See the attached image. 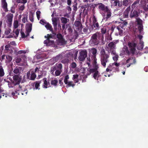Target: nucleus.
Here are the masks:
<instances>
[{"instance_id": "obj_1", "label": "nucleus", "mask_w": 148, "mask_h": 148, "mask_svg": "<svg viewBox=\"0 0 148 148\" xmlns=\"http://www.w3.org/2000/svg\"><path fill=\"white\" fill-rule=\"evenodd\" d=\"M110 52H106L105 50L103 49L100 51V61L101 65L105 68L107 64L110 62Z\"/></svg>"}, {"instance_id": "obj_2", "label": "nucleus", "mask_w": 148, "mask_h": 148, "mask_svg": "<svg viewBox=\"0 0 148 148\" xmlns=\"http://www.w3.org/2000/svg\"><path fill=\"white\" fill-rule=\"evenodd\" d=\"M137 44L134 42H129L128 45L130 49V51L128 49V48L126 46L124 47L121 52L120 53V56H123L124 55H130L131 54L133 55L135 53L136 47Z\"/></svg>"}, {"instance_id": "obj_3", "label": "nucleus", "mask_w": 148, "mask_h": 148, "mask_svg": "<svg viewBox=\"0 0 148 148\" xmlns=\"http://www.w3.org/2000/svg\"><path fill=\"white\" fill-rule=\"evenodd\" d=\"M99 8L100 9V11L104 12L102 15L105 16L106 21L110 20L111 18L112 17V10L109 7L105 5H102V6L100 7Z\"/></svg>"}, {"instance_id": "obj_4", "label": "nucleus", "mask_w": 148, "mask_h": 148, "mask_svg": "<svg viewBox=\"0 0 148 148\" xmlns=\"http://www.w3.org/2000/svg\"><path fill=\"white\" fill-rule=\"evenodd\" d=\"M102 36L101 33L98 32L92 34L89 41V44L91 46L97 45L99 42L100 37Z\"/></svg>"}, {"instance_id": "obj_5", "label": "nucleus", "mask_w": 148, "mask_h": 148, "mask_svg": "<svg viewBox=\"0 0 148 148\" xmlns=\"http://www.w3.org/2000/svg\"><path fill=\"white\" fill-rule=\"evenodd\" d=\"M10 73L9 75L11 76H13V80L12 82V83L14 85L19 84L21 80V76L20 75H13V74Z\"/></svg>"}, {"instance_id": "obj_6", "label": "nucleus", "mask_w": 148, "mask_h": 148, "mask_svg": "<svg viewBox=\"0 0 148 148\" xmlns=\"http://www.w3.org/2000/svg\"><path fill=\"white\" fill-rule=\"evenodd\" d=\"M135 19V22L138 25V29L140 33H141L143 31V21L139 17Z\"/></svg>"}, {"instance_id": "obj_7", "label": "nucleus", "mask_w": 148, "mask_h": 148, "mask_svg": "<svg viewBox=\"0 0 148 148\" xmlns=\"http://www.w3.org/2000/svg\"><path fill=\"white\" fill-rule=\"evenodd\" d=\"M140 14V11L134 10L131 11L130 14L129 16L130 18H135V19L139 17Z\"/></svg>"}, {"instance_id": "obj_8", "label": "nucleus", "mask_w": 148, "mask_h": 148, "mask_svg": "<svg viewBox=\"0 0 148 148\" xmlns=\"http://www.w3.org/2000/svg\"><path fill=\"white\" fill-rule=\"evenodd\" d=\"M80 55L78 58L80 61H83L85 59L87 55V52L86 50L84 49L81 51L79 53Z\"/></svg>"}, {"instance_id": "obj_9", "label": "nucleus", "mask_w": 148, "mask_h": 148, "mask_svg": "<svg viewBox=\"0 0 148 148\" xmlns=\"http://www.w3.org/2000/svg\"><path fill=\"white\" fill-rule=\"evenodd\" d=\"M92 25L91 26L92 29H97L99 28V23L97 21V20L94 15L92 16Z\"/></svg>"}, {"instance_id": "obj_10", "label": "nucleus", "mask_w": 148, "mask_h": 148, "mask_svg": "<svg viewBox=\"0 0 148 148\" xmlns=\"http://www.w3.org/2000/svg\"><path fill=\"white\" fill-rule=\"evenodd\" d=\"M111 5L112 6L119 8L122 6V2L119 0H116L113 2H112Z\"/></svg>"}, {"instance_id": "obj_11", "label": "nucleus", "mask_w": 148, "mask_h": 148, "mask_svg": "<svg viewBox=\"0 0 148 148\" xmlns=\"http://www.w3.org/2000/svg\"><path fill=\"white\" fill-rule=\"evenodd\" d=\"M74 25L76 29L79 31L81 30L82 28V26L81 22L79 21H75Z\"/></svg>"}, {"instance_id": "obj_12", "label": "nucleus", "mask_w": 148, "mask_h": 148, "mask_svg": "<svg viewBox=\"0 0 148 148\" xmlns=\"http://www.w3.org/2000/svg\"><path fill=\"white\" fill-rule=\"evenodd\" d=\"M7 5L6 0H1V6L5 12H7L8 11Z\"/></svg>"}, {"instance_id": "obj_13", "label": "nucleus", "mask_w": 148, "mask_h": 148, "mask_svg": "<svg viewBox=\"0 0 148 148\" xmlns=\"http://www.w3.org/2000/svg\"><path fill=\"white\" fill-rule=\"evenodd\" d=\"M45 27H46V28L47 30L51 32L53 34L55 35H56V34L54 31L52 25L49 23H47V24L45 25Z\"/></svg>"}, {"instance_id": "obj_14", "label": "nucleus", "mask_w": 148, "mask_h": 148, "mask_svg": "<svg viewBox=\"0 0 148 148\" xmlns=\"http://www.w3.org/2000/svg\"><path fill=\"white\" fill-rule=\"evenodd\" d=\"M44 43L45 44H46L47 46H51L53 45L54 42L53 40H50L48 38L47 39L44 41Z\"/></svg>"}, {"instance_id": "obj_15", "label": "nucleus", "mask_w": 148, "mask_h": 148, "mask_svg": "<svg viewBox=\"0 0 148 148\" xmlns=\"http://www.w3.org/2000/svg\"><path fill=\"white\" fill-rule=\"evenodd\" d=\"M94 73L93 77L94 78L99 82L98 80L101 78V76L100 75V73L98 71H95Z\"/></svg>"}, {"instance_id": "obj_16", "label": "nucleus", "mask_w": 148, "mask_h": 148, "mask_svg": "<svg viewBox=\"0 0 148 148\" xmlns=\"http://www.w3.org/2000/svg\"><path fill=\"white\" fill-rule=\"evenodd\" d=\"M52 24L53 25L54 29L55 31L57 30V18H56L55 17L52 19Z\"/></svg>"}, {"instance_id": "obj_17", "label": "nucleus", "mask_w": 148, "mask_h": 148, "mask_svg": "<svg viewBox=\"0 0 148 148\" xmlns=\"http://www.w3.org/2000/svg\"><path fill=\"white\" fill-rule=\"evenodd\" d=\"M130 10V6H129L127 7L126 10H125L124 12L123 15L124 17L126 18H128L129 16V12Z\"/></svg>"}, {"instance_id": "obj_18", "label": "nucleus", "mask_w": 148, "mask_h": 148, "mask_svg": "<svg viewBox=\"0 0 148 148\" xmlns=\"http://www.w3.org/2000/svg\"><path fill=\"white\" fill-rule=\"evenodd\" d=\"M42 81L43 82V87L46 88H48V85L50 84L49 81H47V78L46 77H45L42 79Z\"/></svg>"}, {"instance_id": "obj_19", "label": "nucleus", "mask_w": 148, "mask_h": 148, "mask_svg": "<svg viewBox=\"0 0 148 148\" xmlns=\"http://www.w3.org/2000/svg\"><path fill=\"white\" fill-rule=\"evenodd\" d=\"M21 68L20 67L16 66L14 69L13 73L16 75H20L21 73Z\"/></svg>"}, {"instance_id": "obj_20", "label": "nucleus", "mask_w": 148, "mask_h": 148, "mask_svg": "<svg viewBox=\"0 0 148 148\" xmlns=\"http://www.w3.org/2000/svg\"><path fill=\"white\" fill-rule=\"evenodd\" d=\"M56 36L60 42L63 43L64 42V39L63 38L62 35L61 34H57Z\"/></svg>"}, {"instance_id": "obj_21", "label": "nucleus", "mask_w": 148, "mask_h": 148, "mask_svg": "<svg viewBox=\"0 0 148 148\" xmlns=\"http://www.w3.org/2000/svg\"><path fill=\"white\" fill-rule=\"evenodd\" d=\"M6 17L9 23H11L12 21L13 14L11 13H8L6 16Z\"/></svg>"}, {"instance_id": "obj_22", "label": "nucleus", "mask_w": 148, "mask_h": 148, "mask_svg": "<svg viewBox=\"0 0 148 148\" xmlns=\"http://www.w3.org/2000/svg\"><path fill=\"white\" fill-rule=\"evenodd\" d=\"M99 68L98 64L94 65V67L93 68L90 69V72L91 73H94L96 71H98V69Z\"/></svg>"}, {"instance_id": "obj_23", "label": "nucleus", "mask_w": 148, "mask_h": 148, "mask_svg": "<svg viewBox=\"0 0 148 148\" xmlns=\"http://www.w3.org/2000/svg\"><path fill=\"white\" fill-rule=\"evenodd\" d=\"M115 42H111L108 44V46L109 48V49H115Z\"/></svg>"}, {"instance_id": "obj_24", "label": "nucleus", "mask_w": 148, "mask_h": 148, "mask_svg": "<svg viewBox=\"0 0 148 148\" xmlns=\"http://www.w3.org/2000/svg\"><path fill=\"white\" fill-rule=\"evenodd\" d=\"M25 58V56L24 55H21L20 56H18L15 60V62L17 64L19 63L21 61V58Z\"/></svg>"}, {"instance_id": "obj_25", "label": "nucleus", "mask_w": 148, "mask_h": 148, "mask_svg": "<svg viewBox=\"0 0 148 148\" xmlns=\"http://www.w3.org/2000/svg\"><path fill=\"white\" fill-rule=\"evenodd\" d=\"M36 75L35 73H34L33 71H31V75L30 77L29 80H34L36 78Z\"/></svg>"}, {"instance_id": "obj_26", "label": "nucleus", "mask_w": 148, "mask_h": 148, "mask_svg": "<svg viewBox=\"0 0 148 148\" xmlns=\"http://www.w3.org/2000/svg\"><path fill=\"white\" fill-rule=\"evenodd\" d=\"M62 55L60 54L57 55L55 58H54L53 59V60L55 62H57L59 60H61L62 58Z\"/></svg>"}, {"instance_id": "obj_27", "label": "nucleus", "mask_w": 148, "mask_h": 148, "mask_svg": "<svg viewBox=\"0 0 148 148\" xmlns=\"http://www.w3.org/2000/svg\"><path fill=\"white\" fill-rule=\"evenodd\" d=\"M127 24L128 23L127 21H124L123 23L120 25L119 27L122 29H124L125 27L127 25Z\"/></svg>"}, {"instance_id": "obj_28", "label": "nucleus", "mask_w": 148, "mask_h": 148, "mask_svg": "<svg viewBox=\"0 0 148 148\" xmlns=\"http://www.w3.org/2000/svg\"><path fill=\"white\" fill-rule=\"evenodd\" d=\"M62 23L64 24H66L69 21V19H67L64 17H62L60 18Z\"/></svg>"}, {"instance_id": "obj_29", "label": "nucleus", "mask_w": 148, "mask_h": 148, "mask_svg": "<svg viewBox=\"0 0 148 148\" xmlns=\"http://www.w3.org/2000/svg\"><path fill=\"white\" fill-rule=\"evenodd\" d=\"M144 47V42L143 41H141V42H140V43L138 46V49L141 50L143 49Z\"/></svg>"}, {"instance_id": "obj_30", "label": "nucleus", "mask_w": 148, "mask_h": 148, "mask_svg": "<svg viewBox=\"0 0 148 148\" xmlns=\"http://www.w3.org/2000/svg\"><path fill=\"white\" fill-rule=\"evenodd\" d=\"M67 84L66 86V87H70L71 86L73 87L75 86V84L73 83L72 81L68 82V84Z\"/></svg>"}, {"instance_id": "obj_31", "label": "nucleus", "mask_w": 148, "mask_h": 148, "mask_svg": "<svg viewBox=\"0 0 148 148\" xmlns=\"http://www.w3.org/2000/svg\"><path fill=\"white\" fill-rule=\"evenodd\" d=\"M91 52L92 54H93V57H95L96 56V54L97 53V49L94 48L91 49Z\"/></svg>"}, {"instance_id": "obj_32", "label": "nucleus", "mask_w": 148, "mask_h": 148, "mask_svg": "<svg viewBox=\"0 0 148 148\" xmlns=\"http://www.w3.org/2000/svg\"><path fill=\"white\" fill-rule=\"evenodd\" d=\"M129 0H123L122 2V5L127 7L129 5Z\"/></svg>"}, {"instance_id": "obj_33", "label": "nucleus", "mask_w": 148, "mask_h": 148, "mask_svg": "<svg viewBox=\"0 0 148 148\" xmlns=\"http://www.w3.org/2000/svg\"><path fill=\"white\" fill-rule=\"evenodd\" d=\"M121 28L119 26H117L116 28V29L118 30L119 32V34L120 36H122L123 34V30L121 29Z\"/></svg>"}, {"instance_id": "obj_34", "label": "nucleus", "mask_w": 148, "mask_h": 148, "mask_svg": "<svg viewBox=\"0 0 148 148\" xmlns=\"http://www.w3.org/2000/svg\"><path fill=\"white\" fill-rule=\"evenodd\" d=\"M32 24L30 23L27 27L26 28V31H27V32H31L32 29Z\"/></svg>"}, {"instance_id": "obj_35", "label": "nucleus", "mask_w": 148, "mask_h": 148, "mask_svg": "<svg viewBox=\"0 0 148 148\" xmlns=\"http://www.w3.org/2000/svg\"><path fill=\"white\" fill-rule=\"evenodd\" d=\"M113 70L112 66L110 64L109 66H108L107 68H106V71L107 72H111Z\"/></svg>"}, {"instance_id": "obj_36", "label": "nucleus", "mask_w": 148, "mask_h": 148, "mask_svg": "<svg viewBox=\"0 0 148 148\" xmlns=\"http://www.w3.org/2000/svg\"><path fill=\"white\" fill-rule=\"evenodd\" d=\"M132 59H133V62L127 65V68L129 67L131 65L133 64H134L136 63V58H135L132 57Z\"/></svg>"}, {"instance_id": "obj_37", "label": "nucleus", "mask_w": 148, "mask_h": 148, "mask_svg": "<svg viewBox=\"0 0 148 148\" xmlns=\"http://www.w3.org/2000/svg\"><path fill=\"white\" fill-rule=\"evenodd\" d=\"M18 21L17 20L14 21L13 24L14 28H16L18 27Z\"/></svg>"}, {"instance_id": "obj_38", "label": "nucleus", "mask_w": 148, "mask_h": 148, "mask_svg": "<svg viewBox=\"0 0 148 148\" xmlns=\"http://www.w3.org/2000/svg\"><path fill=\"white\" fill-rule=\"evenodd\" d=\"M119 58V56L117 54L115 55H112V59L113 60L115 61H116L117 60H118Z\"/></svg>"}, {"instance_id": "obj_39", "label": "nucleus", "mask_w": 148, "mask_h": 148, "mask_svg": "<svg viewBox=\"0 0 148 148\" xmlns=\"http://www.w3.org/2000/svg\"><path fill=\"white\" fill-rule=\"evenodd\" d=\"M6 62H10L12 60V56L9 55L6 56Z\"/></svg>"}, {"instance_id": "obj_40", "label": "nucleus", "mask_w": 148, "mask_h": 148, "mask_svg": "<svg viewBox=\"0 0 148 148\" xmlns=\"http://www.w3.org/2000/svg\"><path fill=\"white\" fill-rule=\"evenodd\" d=\"M66 28H68V31L69 32V33H71L73 31V30L71 27L69 26V25H66Z\"/></svg>"}, {"instance_id": "obj_41", "label": "nucleus", "mask_w": 148, "mask_h": 148, "mask_svg": "<svg viewBox=\"0 0 148 148\" xmlns=\"http://www.w3.org/2000/svg\"><path fill=\"white\" fill-rule=\"evenodd\" d=\"M69 76L68 75H67L65 76L64 79V82L65 84H67L68 83V79H69Z\"/></svg>"}, {"instance_id": "obj_42", "label": "nucleus", "mask_w": 148, "mask_h": 148, "mask_svg": "<svg viewBox=\"0 0 148 148\" xmlns=\"http://www.w3.org/2000/svg\"><path fill=\"white\" fill-rule=\"evenodd\" d=\"M56 68L58 69H59L62 70V64L61 63H59L58 64H56Z\"/></svg>"}, {"instance_id": "obj_43", "label": "nucleus", "mask_w": 148, "mask_h": 148, "mask_svg": "<svg viewBox=\"0 0 148 148\" xmlns=\"http://www.w3.org/2000/svg\"><path fill=\"white\" fill-rule=\"evenodd\" d=\"M34 84H35V89L36 90H40V88L39 87L40 85L38 83H37L36 82H34Z\"/></svg>"}, {"instance_id": "obj_44", "label": "nucleus", "mask_w": 148, "mask_h": 148, "mask_svg": "<svg viewBox=\"0 0 148 148\" xmlns=\"http://www.w3.org/2000/svg\"><path fill=\"white\" fill-rule=\"evenodd\" d=\"M58 81L56 79L52 80L51 81V84L52 85L56 86L57 85V84L58 83Z\"/></svg>"}, {"instance_id": "obj_45", "label": "nucleus", "mask_w": 148, "mask_h": 148, "mask_svg": "<svg viewBox=\"0 0 148 148\" xmlns=\"http://www.w3.org/2000/svg\"><path fill=\"white\" fill-rule=\"evenodd\" d=\"M5 74L4 70L2 67L0 68V76L2 77L4 76Z\"/></svg>"}, {"instance_id": "obj_46", "label": "nucleus", "mask_w": 148, "mask_h": 148, "mask_svg": "<svg viewBox=\"0 0 148 148\" xmlns=\"http://www.w3.org/2000/svg\"><path fill=\"white\" fill-rule=\"evenodd\" d=\"M61 71L62 70L59 69L56 70L55 72L56 76H58L60 75L61 73Z\"/></svg>"}, {"instance_id": "obj_47", "label": "nucleus", "mask_w": 148, "mask_h": 148, "mask_svg": "<svg viewBox=\"0 0 148 148\" xmlns=\"http://www.w3.org/2000/svg\"><path fill=\"white\" fill-rule=\"evenodd\" d=\"M69 61V60L68 58H65L62 60L61 61V62L63 64L68 63Z\"/></svg>"}, {"instance_id": "obj_48", "label": "nucleus", "mask_w": 148, "mask_h": 148, "mask_svg": "<svg viewBox=\"0 0 148 148\" xmlns=\"http://www.w3.org/2000/svg\"><path fill=\"white\" fill-rule=\"evenodd\" d=\"M106 39L107 41L111 40H112V38L111 36V34L110 35H108L106 37Z\"/></svg>"}, {"instance_id": "obj_49", "label": "nucleus", "mask_w": 148, "mask_h": 148, "mask_svg": "<svg viewBox=\"0 0 148 148\" xmlns=\"http://www.w3.org/2000/svg\"><path fill=\"white\" fill-rule=\"evenodd\" d=\"M56 69V68L55 66L51 68V70H50V73L52 74H53L54 72L55 71Z\"/></svg>"}, {"instance_id": "obj_50", "label": "nucleus", "mask_w": 148, "mask_h": 148, "mask_svg": "<svg viewBox=\"0 0 148 148\" xmlns=\"http://www.w3.org/2000/svg\"><path fill=\"white\" fill-rule=\"evenodd\" d=\"M11 29L10 28L6 29L5 30V35H8L10 33Z\"/></svg>"}, {"instance_id": "obj_51", "label": "nucleus", "mask_w": 148, "mask_h": 148, "mask_svg": "<svg viewBox=\"0 0 148 148\" xmlns=\"http://www.w3.org/2000/svg\"><path fill=\"white\" fill-rule=\"evenodd\" d=\"M74 4L73 5V9L74 11H76L77 10V2L74 3Z\"/></svg>"}, {"instance_id": "obj_52", "label": "nucleus", "mask_w": 148, "mask_h": 148, "mask_svg": "<svg viewBox=\"0 0 148 148\" xmlns=\"http://www.w3.org/2000/svg\"><path fill=\"white\" fill-rule=\"evenodd\" d=\"M138 1H136L134 2L131 5V7L133 9H134L136 6V4H138Z\"/></svg>"}, {"instance_id": "obj_53", "label": "nucleus", "mask_w": 148, "mask_h": 148, "mask_svg": "<svg viewBox=\"0 0 148 148\" xmlns=\"http://www.w3.org/2000/svg\"><path fill=\"white\" fill-rule=\"evenodd\" d=\"M109 51L111 52V54L112 56L117 54L115 50L114 49H109Z\"/></svg>"}, {"instance_id": "obj_54", "label": "nucleus", "mask_w": 148, "mask_h": 148, "mask_svg": "<svg viewBox=\"0 0 148 148\" xmlns=\"http://www.w3.org/2000/svg\"><path fill=\"white\" fill-rule=\"evenodd\" d=\"M112 66H115L117 68L119 67L120 66V64L119 63H117L115 62L114 63L112 64H110Z\"/></svg>"}, {"instance_id": "obj_55", "label": "nucleus", "mask_w": 148, "mask_h": 148, "mask_svg": "<svg viewBox=\"0 0 148 148\" xmlns=\"http://www.w3.org/2000/svg\"><path fill=\"white\" fill-rule=\"evenodd\" d=\"M106 29L105 27H103L101 29V34H104L106 33Z\"/></svg>"}, {"instance_id": "obj_56", "label": "nucleus", "mask_w": 148, "mask_h": 148, "mask_svg": "<svg viewBox=\"0 0 148 148\" xmlns=\"http://www.w3.org/2000/svg\"><path fill=\"white\" fill-rule=\"evenodd\" d=\"M10 47V45H7L5 47V50L8 51L9 50V48Z\"/></svg>"}, {"instance_id": "obj_57", "label": "nucleus", "mask_w": 148, "mask_h": 148, "mask_svg": "<svg viewBox=\"0 0 148 148\" xmlns=\"http://www.w3.org/2000/svg\"><path fill=\"white\" fill-rule=\"evenodd\" d=\"M20 29H16V30L15 31V34L16 35V36H15V37L16 38L18 36V35L19 34V31Z\"/></svg>"}, {"instance_id": "obj_58", "label": "nucleus", "mask_w": 148, "mask_h": 148, "mask_svg": "<svg viewBox=\"0 0 148 148\" xmlns=\"http://www.w3.org/2000/svg\"><path fill=\"white\" fill-rule=\"evenodd\" d=\"M102 5H105L103 3H98L95 4V6H97V5H98V9L100 11V9L99 8V7L101 6H102Z\"/></svg>"}, {"instance_id": "obj_59", "label": "nucleus", "mask_w": 148, "mask_h": 148, "mask_svg": "<svg viewBox=\"0 0 148 148\" xmlns=\"http://www.w3.org/2000/svg\"><path fill=\"white\" fill-rule=\"evenodd\" d=\"M31 75V71H29L27 73V78L28 79H29Z\"/></svg>"}, {"instance_id": "obj_60", "label": "nucleus", "mask_w": 148, "mask_h": 148, "mask_svg": "<svg viewBox=\"0 0 148 148\" xmlns=\"http://www.w3.org/2000/svg\"><path fill=\"white\" fill-rule=\"evenodd\" d=\"M71 66L73 69H74L77 66V64L75 62H73L71 64Z\"/></svg>"}, {"instance_id": "obj_61", "label": "nucleus", "mask_w": 148, "mask_h": 148, "mask_svg": "<svg viewBox=\"0 0 148 148\" xmlns=\"http://www.w3.org/2000/svg\"><path fill=\"white\" fill-rule=\"evenodd\" d=\"M40 11H37V12H36V14L37 18L38 19V20H39V18H40Z\"/></svg>"}, {"instance_id": "obj_62", "label": "nucleus", "mask_w": 148, "mask_h": 148, "mask_svg": "<svg viewBox=\"0 0 148 148\" xmlns=\"http://www.w3.org/2000/svg\"><path fill=\"white\" fill-rule=\"evenodd\" d=\"M10 11L11 12L13 13L15 12V8L14 5L11 7Z\"/></svg>"}, {"instance_id": "obj_63", "label": "nucleus", "mask_w": 148, "mask_h": 148, "mask_svg": "<svg viewBox=\"0 0 148 148\" xmlns=\"http://www.w3.org/2000/svg\"><path fill=\"white\" fill-rule=\"evenodd\" d=\"M116 27H115V26L114 25H112V27H111V28L110 29V30H111L112 32L110 34H112V33L113 32H114V30L115 29H116Z\"/></svg>"}, {"instance_id": "obj_64", "label": "nucleus", "mask_w": 148, "mask_h": 148, "mask_svg": "<svg viewBox=\"0 0 148 148\" xmlns=\"http://www.w3.org/2000/svg\"><path fill=\"white\" fill-rule=\"evenodd\" d=\"M79 77V75L77 74L74 75L73 76V77L72 78V79L73 80H75V79H77Z\"/></svg>"}]
</instances>
